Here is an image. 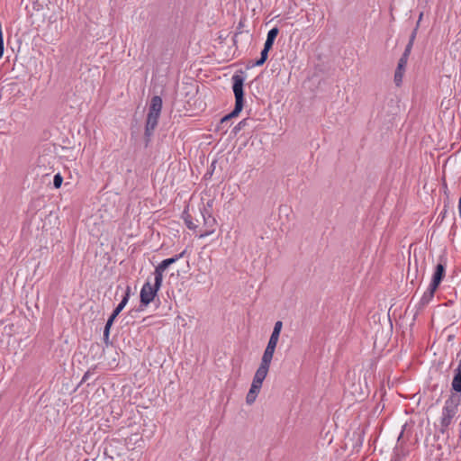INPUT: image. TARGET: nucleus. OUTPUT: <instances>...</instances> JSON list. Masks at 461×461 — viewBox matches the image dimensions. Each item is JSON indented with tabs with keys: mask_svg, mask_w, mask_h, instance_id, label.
<instances>
[{
	"mask_svg": "<svg viewBox=\"0 0 461 461\" xmlns=\"http://www.w3.org/2000/svg\"><path fill=\"white\" fill-rule=\"evenodd\" d=\"M130 294H131V287L127 286L121 303L114 309L115 314H119L123 310V308L126 306V304L129 302Z\"/></svg>",
	"mask_w": 461,
	"mask_h": 461,
	"instance_id": "obj_13",
	"label": "nucleus"
},
{
	"mask_svg": "<svg viewBox=\"0 0 461 461\" xmlns=\"http://www.w3.org/2000/svg\"><path fill=\"white\" fill-rule=\"evenodd\" d=\"M269 50V48L264 46V49L262 50L260 54V59L255 62V66H261L265 63V61L267 59Z\"/></svg>",
	"mask_w": 461,
	"mask_h": 461,
	"instance_id": "obj_16",
	"label": "nucleus"
},
{
	"mask_svg": "<svg viewBox=\"0 0 461 461\" xmlns=\"http://www.w3.org/2000/svg\"><path fill=\"white\" fill-rule=\"evenodd\" d=\"M63 177L59 173L56 174L53 178V185L55 188H59L62 185Z\"/></svg>",
	"mask_w": 461,
	"mask_h": 461,
	"instance_id": "obj_18",
	"label": "nucleus"
},
{
	"mask_svg": "<svg viewBox=\"0 0 461 461\" xmlns=\"http://www.w3.org/2000/svg\"><path fill=\"white\" fill-rule=\"evenodd\" d=\"M416 32H417V29H414L412 34H411V41H410V43L408 44L404 53H407L408 55L410 54V51H411V45H412V41L416 36Z\"/></svg>",
	"mask_w": 461,
	"mask_h": 461,
	"instance_id": "obj_19",
	"label": "nucleus"
},
{
	"mask_svg": "<svg viewBox=\"0 0 461 461\" xmlns=\"http://www.w3.org/2000/svg\"><path fill=\"white\" fill-rule=\"evenodd\" d=\"M276 348V345L267 343V345L264 350L263 356L261 357L260 365L258 367L257 371L264 373L266 375L268 374Z\"/></svg>",
	"mask_w": 461,
	"mask_h": 461,
	"instance_id": "obj_6",
	"label": "nucleus"
},
{
	"mask_svg": "<svg viewBox=\"0 0 461 461\" xmlns=\"http://www.w3.org/2000/svg\"><path fill=\"white\" fill-rule=\"evenodd\" d=\"M233 81V93L235 95V107L231 113L229 114L223 116L221 120V123L227 122L231 118H234L239 115V113L241 112L243 108V78L240 76H234L232 77Z\"/></svg>",
	"mask_w": 461,
	"mask_h": 461,
	"instance_id": "obj_1",
	"label": "nucleus"
},
{
	"mask_svg": "<svg viewBox=\"0 0 461 461\" xmlns=\"http://www.w3.org/2000/svg\"><path fill=\"white\" fill-rule=\"evenodd\" d=\"M445 272H446L445 265L442 263H438L435 267V271L432 275L431 282L429 285H432L433 287H438L442 279L445 276Z\"/></svg>",
	"mask_w": 461,
	"mask_h": 461,
	"instance_id": "obj_9",
	"label": "nucleus"
},
{
	"mask_svg": "<svg viewBox=\"0 0 461 461\" xmlns=\"http://www.w3.org/2000/svg\"><path fill=\"white\" fill-rule=\"evenodd\" d=\"M247 124V121L246 120H242L240 121L235 127H234V131L235 132H238L239 131H240L243 127H245V125Z\"/></svg>",
	"mask_w": 461,
	"mask_h": 461,
	"instance_id": "obj_20",
	"label": "nucleus"
},
{
	"mask_svg": "<svg viewBox=\"0 0 461 461\" xmlns=\"http://www.w3.org/2000/svg\"><path fill=\"white\" fill-rule=\"evenodd\" d=\"M267 375L264 373L256 371L250 385V389L246 396V402L248 404L250 405L255 402Z\"/></svg>",
	"mask_w": 461,
	"mask_h": 461,
	"instance_id": "obj_5",
	"label": "nucleus"
},
{
	"mask_svg": "<svg viewBox=\"0 0 461 461\" xmlns=\"http://www.w3.org/2000/svg\"><path fill=\"white\" fill-rule=\"evenodd\" d=\"M212 232H213V230H208V231H206V232H204V233L201 234V235L199 236V238H200V239L204 238V237H206V236H208V235L212 234Z\"/></svg>",
	"mask_w": 461,
	"mask_h": 461,
	"instance_id": "obj_21",
	"label": "nucleus"
},
{
	"mask_svg": "<svg viewBox=\"0 0 461 461\" xmlns=\"http://www.w3.org/2000/svg\"><path fill=\"white\" fill-rule=\"evenodd\" d=\"M452 389L457 393L461 392V360L459 361L454 378L452 380Z\"/></svg>",
	"mask_w": 461,
	"mask_h": 461,
	"instance_id": "obj_11",
	"label": "nucleus"
},
{
	"mask_svg": "<svg viewBox=\"0 0 461 461\" xmlns=\"http://www.w3.org/2000/svg\"><path fill=\"white\" fill-rule=\"evenodd\" d=\"M282 327H283V323H282L281 321H277L275 323L273 331H272L271 336L269 338V340L267 342L268 344H272V345L277 346V343H278V340H279V337H280V333H281V330H282Z\"/></svg>",
	"mask_w": 461,
	"mask_h": 461,
	"instance_id": "obj_10",
	"label": "nucleus"
},
{
	"mask_svg": "<svg viewBox=\"0 0 461 461\" xmlns=\"http://www.w3.org/2000/svg\"><path fill=\"white\" fill-rule=\"evenodd\" d=\"M422 17H423V13H420V15H419V19H418L417 25H416V28H415V29H417V30H418V27H419V25H420V21H421Z\"/></svg>",
	"mask_w": 461,
	"mask_h": 461,
	"instance_id": "obj_22",
	"label": "nucleus"
},
{
	"mask_svg": "<svg viewBox=\"0 0 461 461\" xmlns=\"http://www.w3.org/2000/svg\"><path fill=\"white\" fill-rule=\"evenodd\" d=\"M162 110V99L158 95H155L150 100L149 113L146 122V134L150 135L158 125Z\"/></svg>",
	"mask_w": 461,
	"mask_h": 461,
	"instance_id": "obj_2",
	"label": "nucleus"
},
{
	"mask_svg": "<svg viewBox=\"0 0 461 461\" xmlns=\"http://www.w3.org/2000/svg\"><path fill=\"white\" fill-rule=\"evenodd\" d=\"M203 218L204 219L205 221H207V220L205 219V215L203 213Z\"/></svg>",
	"mask_w": 461,
	"mask_h": 461,
	"instance_id": "obj_23",
	"label": "nucleus"
},
{
	"mask_svg": "<svg viewBox=\"0 0 461 461\" xmlns=\"http://www.w3.org/2000/svg\"><path fill=\"white\" fill-rule=\"evenodd\" d=\"M277 34H278V29L276 27L272 28L267 32V40L265 41L264 46L267 47V48L271 49L273 44H274V41H275V40H276V38L277 36Z\"/></svg>",
	"mask_w": 461,
	"mask_h": 461,
	"instance_id": "obj_14",
	"label": "nucleus"
},
{
	"mask_svg": "<svg viewBox=\"0 0 461 461\" xmlns=\"http://www.w3.org/2000/svg\"><path fill=\"white\" fill-rule=\"evenodd\" d=\"M185 251H182L181 253L176 255L175 257L167 258L162 260L155 268L153 275L158 276L163 279V273L166 269L172 264L176 263L177 260L182 258L185 255Z\"/></svg>",
	"mask_w": 461,
	"mask_h": 461,
	"instance_id": "obj_7",
	"label": "nucleus"
},
{
	"mask_svg": "<svg viewBox=\"0 0 461 461\" xmlns=\"http://www.w3.org/2000/svg\"><path fill=\"white\" fill-rule=\"evenodd\" d=\"M163 279L158 276H154V283L151 284L147 281L141 287L140 293V298L141 304L147 306L149 304L157 295L158 290L161 287Z\"/></svg>",
	"mask_w": 461,
	"mask_h": 461,
	"instance_id": "obj_4",
	"label": "nucleus"
},
{
	"mask_svg": "<svg viewBox=\"0 0 461 461\" xmlns=\"http://www.w3.org/2000/svg\"><path fill=\"white\" fill-rule=\"evenodd\" d=\"M438 289V287H433L432 285H429L428 289L424 292L420 302L422 304H428L432 298L434 297L435 292Z\"/></svg>",
	"mask_w": 461,
	"mask_h": 461,
	"instance_id": "obj_12",
	"label": "nucleus"
},
{
	"mask_svg": "<svg viewBox=\"0 0 461 461\" xmlns=\"http://www.w3.org/2000/svg\"><path fill=\"white\" fill-rule=\"evenodd\" d=\"M184 220H185V222L186 226L188 227V229L195 230L197 228V225L193 221L190 215H188V214L185 215Z\"/></svg>",
	"mask_w": 461,
	"mask_h": 461,
	"instance_id": "obj_17",
	"label": "nucleus"
},
{
	"mask_svg": "<svg viewBox=\"0 0 461 461\" xmlns=\"http://www.w3.org/2000/svg\"><path fill=\"white\" fill-rule=\"evenodd\" d=\"M408 61V54L403 53L401 59H399L397 68L394 74V82L397 86H400L402 82L403 74L405 71V67Z\"/></svg>",
	"mask_w": 461,
	"mask_h": 461,
	"instance_id": "obj_8",
	"label": "nucleus"
},
{
	"mask_svg": "<svg viewBox=\"0 0 461 461\" xmlns=\"http://www.w3.org/2000/svg\"><path fill=\"white\" fill-rule=\"evenodd\" d=\"M459 401L457 398L451 396L445 401L442 408V415L440 418V425L443 429L448 428L454 418L458 412Z\"/></svg>",
	"mask_w": 461,
	"mask_h": 461,
	"instance_id": "obj_3",
	"label": "nucleus"
},
{
	"mask_svg": "<svg viewBox=\"0 0 461 461\" xmlns=\"http://www.w3.org/2000/svg\"><path fill=\"white\" fill-rule=\"evenodd\" d=\"M119 314H115V312L113 311V312L112 313V315L108 319V321H107V322L105 324L104 330V337L105 339H108L109 335H110V329H111L114 320L116 319V317Z\"/></svg>",
	"mask_w": 461,
	"mask_h": 461,
	"instance_id": "obj_15",
	"label": "nucleus"
}]
</instances>
